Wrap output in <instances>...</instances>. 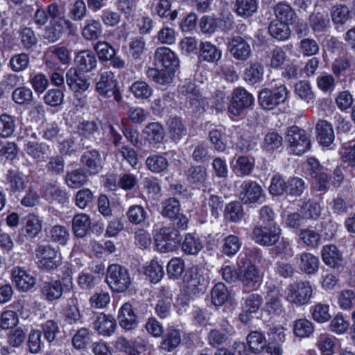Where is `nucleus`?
<instances>
[{
  "mask_svg": "<svg viewBox=\"0 0 355 355\" xmlns=\"http://www.w3.org/2000/svg\"><path fill=\"white\" fill-rule=\"evenodd\" d=\"M106 282L114 292L121 293L128 288L131 279L125 268L112 264L107 270Z\"/></svg>",
  "mask_w": 355,
  "mask_h": 355,
  "instance_id": "f257e3e1",
  "label": "nucleus"
},
{
  "mask_svg": "<svg viewBox=\"0 0 355 355\" xmlns=\"http://www.w3.org/2000/svg\"><path fill=\"white\" fill-rule=\"evenodd\" d=\"M312 294L313 288L309 282H299L287 288L285 299L292 304L301 306L309 302Z\"/></svg>",
  "mask_w": 355,
  "mask_h": 355,
  "instance_id": "f03ea898",
  "label": "nucleus"
},
{
  "mask_svg": "<svg viewBox=\"0 0 355 355\" xmlns=\"http://www.w3.org/2000/svg\"><path fill=\"white\" fill-rule=\"evenodd\" d=\"M72 288V277L68 275L62 279L44 282L41 292L46 300L53 302L61 298L64 293L70 291Z\"/></svg>",
  "mask_w": 355,
  "mask_h": 355,
  "instance_id": "7ed1b4c3",
  "label": "nucleus"
},
{
  "mask_svg": "<svg viewBox=\"0 0 355 355\" xmlns=\"http://www.w3.org/2000/svg\"><path fill=\"white\" fill-rule=\"evenodd\" d=\"M286 139L291 151L297 155L306 153L311 146L310 139L305 130L296 125L288 128Z\"/></svg>",
  "mask_w": 355,
  "mask_h": 355,
  "instance_id": "20e7f679",
  "label": "nucleus"
},
{
  "mask_svg": "<svg viewBox=\"0 0 355 355\" xmlns=\"http://www.w3.org/2000/svg\"><path fill=\"white\" fill-rule=\"evenodd\" d=\"M155 241L160 252H173L178 248L180 241V232L173 227H164L157 232Z\"/></svg>",
  "mask_w": 355,
  "mask_h": 355,
  "instance_id": "39448f33",
  "label": "nucleus"
},
{
  "mask_svg": "<svg viewBox=\"0 0 355 355\" xmlns=\"http://www.w3.org/2000/svg\"><path fill=\"white\" fill-rule=\"evenodd\" d=\"M288 96V92L284 85H275L272 90L265 88L259 92V102L263 109L272 110L279 104L285 102Z\"/></svg>",
  "mask_w": 355,
  "mask_h": 355,
  "instance_id": "423d86ee",
  "label": "nucleus"
},
{
  "mask_svg": "<svg viewBox=\"0 0 355 355\" xmlns=\"http://www.w3.org/2000/svg\"><path fill=\"white\" fill-rule=\"evenodd\" d=\"M116 85V80L113 72L111 71H101L99 80L96 83V90L104 98L114 97L116 102H120L122 97Z\"/></svg>",
  "mask_w": 355,
  "mask_h": 355,
  "instance_id": "0eeeda50",
  "label": "nucleus"
},
{
  "mask_svg": "<svg viewBox=\"0 0 355 355\" xmlns=\"http://www.w3.org/2000/svg\"><path fill=\"white\" fill-rule=\"evenodd\" d=\"M282 234L281 228L273 225L268 227L256 226L252 230V239L258 244L263 246H272L276 244Z\"/></svg>",
  "mask_w": 355,
  "mask_h": 355,
  "instance_id": "6e6552de",
  "label": "nucleus"
},
{
  "mask_svg": "<svg viewBox=\"0 0 355 355\" xmlns=\"http://www.w3.org/2000/svg\"><path fill=\"white\" fill-rule=\"evenodd\" d=\"M40 268L46 270L55 269L61 264L60 254L49 245H39L36 250Z\"/></svg>",
  "mask_w": 355,
  "mask_h": 355,
  "instance_id": "1a4fd4ad",
  "label": "nucleus"
},
{
  "mask_svg": "<svg viewBox=\"0 0 355 355\" xmlns=\"http://www.w3.org/2000/svg\"><path fill=\"white\" fill-rule=\"evenodd\" d=\"M254 97L243 87L235 88L232 93L229 111L235 116L239 115L245 109L252 105Z\"/></svg>",
  "mask_w": 355,
  "mask_h": 355,
  "instance_id": "9d476101",
  "label": "nucleus"
},
{
  "mask_svg": "<svg viewBox=\"0 0 355 355\" xmlns=\"http://www.w3.org/2000/svg\"><path fill=\"white\" fill-rule=\"evenodd\" d=\"M184 283L187 292L189 295H195L203 291L206 279L200 268L192 266L187 271L184 277Z\"/></svg>",
  "mask_w": 355,
  "mask_h": 355,
  "instance_id": "9b49d317",
  "label": "nucleus"
},
{
  "mask_svg": "<svg viewBox=\"0 0 355 355\" xmlns=\"http://www.w3.org/2000/svg\"><path fill=\"white\" fill-rule=\"evenodd\" d=\"M264 197L263 189L257 182L249 180L241 184L239 198L243 203L261 202Z\"/></svg>",
  "mask_w": 355,
  "mask_h": 355,
  "instance_id": "f8f14e48",
  "label": "nucleus"
},
{
  "mask_svg": "<svg viewBox=\"0 0 355 355\" xmlns=\"http://www.w3.org/2000/svg\"><path fill=\"white\" fill-rule=\"evenodd\" d=\"M155 60L164 69L174 74L180 67V60L176 54L168 47L157 48L155 53Z\"/></svg>",
  "mask_w": 355,
  "mask_h": 355,
  "instance_id": "ddd939ff",
  "label": "nucleus"
},
{
  "mask_svg": "<svg viewBox=\"0 0 355 355\" xmlns=\"http://www.w3.org/2000/svg\"><path fill=\"white\" fill-rule=\"evenodd\" d=\"M228 51L236 60L246 61L252 55L250 44L242 37L234 36L228 42Z\"/></svg>",
  "mask_w": 355,
  "mask_h": 355,
  "instance_id": "4468645a",
  "label": "nucleus"
},
{
  "mask_svg": "<svg viewBox=\"0 0 355 355\" xmlns=\"http://www.w3.org/2000/svg\"><path fill=\"white\" fill-rule=\"evenodd\" d=\"M66 82L71 91L80 94L86 92L91 85L89 78L76 68H70L67 71Z\"/></svg>",
  "mask_w": 355,
  "mask_h": 355,
  "instance_id": "2eb2a0df",
  "label": "nucleus"
},
{
  "mask_svg": "<svg viewBox=\"0 0 355 355\" xmlns=\"http://www.w3.org/2000/svg\"><path fill=\"white\" fill-rule=\"evenodd\" d=\"M239 280L245 288L253 289L259 284L261 277L257 267L249 263L242 266L239 264Z\"/></svg>",
  "mask_w": 355,
  "mask_h": 355,
  "instance_id": "dca6fc26",
  "label": "nucleus"
},
{
  "mask_svg": "<svg viewBox=\"0 0 355 355\" xmlns=\"http://www.w3.org/2000/svg\"><path fill=\"white\" fill-rule=\"evenodd\" d=\"M182 94L188 96L190 105L194 107L196 112L205 110L208 105L207 100L201 96L194 83L188 82L184 84L180 89Z\"/></svg>",
  "mask_w": 355,
  "mask_h": 355,
  "instance_id": "f3484780",
  "label": "nucleus"
},
{
  "mask_svg": "<svg viewBox=\"0 0 355 355\" xmlns=\"http://www.w3.org/2000/svg\"><path fill=\"white\" fill-rule=\"evenodd\" d=\"M80 161L89 175L97 174L102 168L101 157L96 150L85 152Z\"/></svg>",
  "mask_w": 355,
  "mask_h": 355,
  "instance_id": "a211bd4d",
  "label": "nucleus"
},
{
  "mask_svg": "<svg viewBox=\"0 0 355 355\" xmlns=\"http://www.w3.org/2000/svg\"><path fill=\"white\" fill-rule=\"evenodd\" d=\"M93 328L100 336H110L116 329V322L112 315L101 313L93 322Z\"/></svg>",
  "mask_w": 355,
  "mask_h": 355,
  "instance_id": "6ab92c4d",
  "label": "nucleus"
},
{
  "mask_svg": "<svg viewBox=\"0 0 355 355\" xmlns=\"http://www.w3.org/2000/svg\"><path fill=\"white\" fill-rule=\"evenodd\" d=\"M118 320L120 326L125 330L135 329L138 324L137 316L129 302L124 303L119 311Z\"/></svg>",
  "mask_w": 355,
  "mask_h": 355,
  "instance_id": "aec40b11",
  "label": "nucleus"
},
{
  "mask_svg": "<svg viewBox=\"0 0 355 355\" xmlns=\"http://www.w3.org/2000/svg\"><path fill=\"white\" fill-rule=\"evenodd\" d=\"M12 276L17 289L24 292L31 290L36 283L35 278L20 267L12 270Z\"/></svg>",
  "mask_w": 355,
  "mask_h": 355,
  "instance_id": "412c9836",
  "label": "nucleus"
},
{
  "mask_svg": "<svg viewBox=\"0 0 355 355\" xmlns=\"http://www.w3.org/2000/svg\"><path fill=\"white\" fill-rule=\"evenodd\" d=\"M142 135L144 140L153 147L160 144L165 136L164 128L155 122L148 123L142 130Z\"/></svg>",
  "mask_w": 355,
  "mask_h": 355,
  "instance_id": "4be33fe9",
  "label": "nucleus"
},
{
  "mask_svg": "<svg viewBox=\"0 0 355 355\" xmlns=\"http://www.w3.org/2000/svg\"><path fill=\"white\" fill-rule=\"evenodd\" d=\"M264 311L271 317L282 316L285 312L281 295L277 291H270L266 297Z\"/></svg>",
  "mask_w": 355,
  "mask_h": 355,
  "instance_id": "5701e85b",
  "label": "nucleus"
},
{
  "mask_svg": "<svg viewBox=\"0 0 355 355\" xmlns=\"http://www.w3.org/2000/svg\"><path fill=\"white\" fill-rule=\"evenodd\" d=\"M263 304L261 295L257 293L249 295L245 300L242 313L239 315V318L243 323H248L249 320V314L256 313Z\"/></svg>",
  "mask_w": 355,
  "mask_h": 355,
  "instance_id": "b1692460",
  "label": "nucleus"
},
{
  "mask_svg": "<svg viewBox=\"0 0 355 355\" xmlns=\"http://www.w3.org/2000/svg\"><path fill=\"white\" fill-rule=\"evenodd\" d=\"M6 183L10 193L21 192L26 186L27 180L19 169H10L6 174Z\"/></svg>",
  "mask_w": 355,
  "mask_h": 355,
  "instance_id": "393cba45",
  "label": "nucleus"
},
{
  "mask_svg": "<svg viewBox=\"0 0 355 355\" xmlns=\"http://www.w3.org/2000/svg\"><path fill=\"white\" fill-rule=\"evenodd\" d=\"M322 258L324 263L331 268L339 267L343 264V254L334 245L323 246Z\"/></svg>",
  "mask_w": 355,
  "mask_h": 355,
  "instance_id": "a878e982",
  "label": "nucleus"
},
{
  "mask_svg": "<svg viewBox=\"0 0 355 355\" xmlns=\"http://www.w3.org/2000/svg\"><path fill=\"white\" fill-rule=\"evenodd\" d=\"M317 140L322 146H329L334 140V132L331 125L325 120H320L315 128Z\"/></svg>",
  "mask_w": 355,
  "mask_h": 355,
  "instance_id": "bb28decb",
  "label": "nucleus"
},
{
  "mask_svg": "<svg viewBox=\"0 0 355 355\" xmlns=\"http://www.w3.org/2000/svg\"><path fill=\"white\" fill-rule=\"evenodd\" d=\"M75 62L80 71L84 72L92 71L97 64L95 54L88 50L79 52L75 58Z\"/></svg>",
  "mask_w": 355,
  "mask_h": 355,
  "instance_id": "cd10ccee",
  "label": "nucleus"
},
{
  "mask_svg": "<svg viewBox=\"0 0 355 355\" xmlns=\"http://www.w3.org/2000/svg\"><path fill=\"white\" fill-rule=\"evenodd\" d=\"M199 47V58L201 60L216 63L220 59L222 55L221 51L211 42H201Z\"/></svg>",
  "mask_w": 355,
  "mask_h": 355,
  "instance_id": "c85d7f7f",
  "label": "nucleus"
},
{
  "mask_svg": "<svg viewBox=\"0 0 355 355\" xmlns=\"http://www.w3.org/2000/svg\"><path fill=\"white\" fill-rule=\"evenodd\" d=\"M91 227V220L86 214H78L72 220V230L73 234L80 238L87 235Z\"/></svg>",
  "mask_w": 355,
  "mask_h": 355,
  "instance_id": "c756f323",
  "label": "nucleus"
},
{
  "mask_svg": "<svg viewBox=\"0 0 355 355\" xmlns=\"http://www.w3.org/2000/svg\"><path fill=\"white\" fill-rule=\"evenodd\" d=\"M315 345L322 355H332L336 347V338L327 333L319 334Z\"/></svg>",
  "mask_w": 355,
  "mask_h": 355,
  "instance_id": "7c9ffc66",
  "label": "nucleus"
},
{
  "mask_svg": "<svg viewBox=\"0 0 355 355\" xmlns=\"http://www.w3.org/2000/svg\"><path fill=\"white\" fill-rule=\"evenodd\" d=\"M274 13L277 18L276 20L281 21L286 24H292L296 18V14L291 6L285 3L280 2L274 6Z\"/></svg>",
  "mask_w": 355,
  "mask_h": 355,
  "instance_id": "2f4dec72",
  "label": "nucleus"
},
{
  "mask_svg": "<svg viewBox=\"0 0 355 355\" xmlns=\"http://www.w3.org/2000/svg\"><path fill=\"white\" fill-rule=\"evenodd\" d=\"M188 181L196 187H205L208 180L207 169L202 166L190 167L187 171Z\"/></svg>",
  "mask_w": 355,
  "mask_h": 355,
  "instance_id": "473e14b6",
  "label": "nucleus"
},
{
  "mask_svg": "<svg viewBox=\"0 0 355 355\" xmlns=\"http://www.w3.org/2000/svg\"><path fill=\"white\" fill-rule=\"evenodd\" d=\"M257 0H235L234 10L239 17L247 18L251 17L257 10Z\"/></svg>",
  "mask_w": 355,
  "mask_h": 355,
  "instance_id": "72a5a7b5",
  "label": "nucleus"
},
{
  "mask_svg": "<svg viewBox=\"0 0 355 355\" xmlns=\"http://www.w3.org/2000/svg\"><path fill=\"white\" fill-rule=\"evenodd\" d=\"M318 258L311 253L303 252L300 254V268L309 275L315 274L319 268Z\"/></svg>",
  "mask_w": 355,
  "mask_h": 355,
  "instance_id": "f704fd0d",
  "label": "nucleus"
},
{
  "mask_svg": "<svg viewBox=\"0 0 355 355\" xmlns=\"http://www.w3.org/2000/svg\"><path fill=\"white\" fill-rule=\"evenodd\" d=\"M24 151L35 159H40L50 151V147L45 143L27 141L24 146Z\"/></svg>",
  "mask_w": 355,
  "mask_h": 355,
  "instance_id": "c9c22d12",
  "label": "nucleus"
},
{
  "mask_svg": "<svg viewBox=\"0 0 355 355\" xmlns=\"http://www.w3.org/2000/svg\"><path fill=\"white\" fill-rule=\"evenodd\" d=\"M268 31L272 37L279 40L288 39L291 34L289 24L278 20L270 24Z\"/></svg>",
  "mask_w": 355,
  "mask_h": 355,
  "instance_id": "e433bc0d",
  "label": "nucleus"
},
{
  "mask_svg": "<svg viewBox=\"0 0 355 355\" xmlns=\"http://www.w3.org/2000/svg\"><path fill=\"white\" fill-rule=\"evenodd\" d=\"M298 236L304 245L311 248L318 247L321 239L319 232L310 227L300 230Z\"/></svg>",
  "mask_w": 355,
  "mask_h": 355,
  "instance_id": "4c0bfd02",
  "label": "nucleus"
},
{
  "mask_svg": "<svg viewBox=\"0 0 355 355\" xmlns=\"http://www.w3.org/2000/svg\"><path fill=\"white\" fill-rule=\"evenodd\" d=\"M26 236L32 239L37 236L42 228V220L35 214H29L25 218Z\"/></svg>",
  "mask_w": 355,
  "mask_h": 355,
  "instance_id": "58836bf2",
  "label": "nucleus"
},
{
  "mask_svg": "<svg viewBox=\"0 0 355 355\" xmlns=\"http://www.w3.org/2000/svg\"><path fill=\"white\" fill-rule=\"evenodd\" d=\"M102 33V26L98 20L87 19L82 31L83 37L87 40H97Z\"/></svg>",
  "mask_w": 355,
  "mask_h": 355,
  "instance_id": "ea45409f",
  "label": "nucleus"
},
{
  "mask_svg": "<svg viewBox=\"0 0 355 355\" xmlns=\"http://www.w3.org/2000/svg\"><path fill=\"white\" fill-rule=\"evenodd\" d=\"M128 46V55L134 60H141L146 51V40L141 36L132 38Z\"/></svg>",
  "mask_w": 355,
  "mask_h": 355,
  "instance_id": "a19ab883",
  "label": "nucleus"
},
{
  "mask_svg": "<svg viewBox=\"0 0 355 355\" xmlns=\"http://www.w3.org/2000/svg\"><path fill=\"white\" fill-rule=\"evenodd\" d=\"M148 78L153 80L161 86H166L171 83L173 73L166 71L164 69L158 70L155 68H149L146 72Z\"/></svg>",
  "mask_w": 355,
  "mask_h": 355,
  "instance_id": "79ce46f5",
  "label": "nucleus"
},
{
  "mask_svg": "<svg viewBox=\"0 0 355 355\" xmlns=\"http://www.w3.org/2000/svg\"><path fill=\"white\" fill-rule=\"evenodd\" d=\"M87 173L82 169H76L67 173L65 181L71 188H80L87 183Z\"/></svg>",
  "mask_w": 355,
  "mask_h": 355,
  "instance_id": "37998d69",
  "label": "nucleus"
},
{
  "mask_svg": "<svg viewBox=\"0 0 355 355\" xmlns=\"http://www.w3.org/2000/svg\"><path fill=\"white\" fill-rule=\"evenodd\" d=\"M202 248L203 245L199 237L191 234H187L182 243V250L188 254H197Z\"/></svg>",
  "mask_w": 355,
  "mask_h": 355,
  "instance_id": "c03bdc74",
  "label": "nucleus"
},
{
  "mask_svg": "<svg viewBox=\"0 0 355 355\" xmlns=\"http://www.w3.org/2000/svg\"><path fill=\"white\" fill-rule=\"evenodd\" d=\"M282 144V137L278 132L272 131L265 135L261 147L267 152L271 153L279 148Z\"/></svg>",
  "mask_w": 355,
  "mask_h": 355,
  "instance_id": "a18cd8bd",
  "label": "nucleus"
},
{
  "mask_svg": "<svg viewBox=\"0 0 355 355\" xmlns=\"http://www.w3.org/2000/svg\"><path fill=\"white\" fill-rule=\"evenodd\" d=\"M224 215L231 222H239L244 216L243 205L238 201L230 202L225 208Z\"/></svg>",
  "mask_w": 355,
  "mask_h": 355,
  "instance_id": "49530a36",
  "label": "nucleus"
},
{
  "mask_svg": "<svg viewBox=\"0 0 355 355\" xmlns=\"http://www.w3.org/2000/svg\"><path fill=\"white\" fill-rule=\"evenodd\" d=\"M309 24L315 32H322L329 26L328 15L325 12H313L309 17Z\"/></svg>",
  "mask_w": 355,
  "mask_h": 355,
  "instance_id": "de8ad7c7",
  "label": "nucleus"
},
{
  "mask_svg": "<svg viewBox=\"0 0 355 355\" xmlns=\"http://www.w3.org/2000/svg\"><path fill=\"white\" fill-rule=\"evenodd\" d=\"M242 243L236 235H229L223 241L222 252L228 257L235 255L241 247Z\"/></svg>",
  "mask_w": 355,
  "mask_h": 355,
  "instance_id": "09e8293b",
  "label": "nucleus"
},
{
  "mask_svg": "<svg viewBox=\"0 0 355 355\" xmlns=\"http://www.w3.org/2000/svg\"><path fill=\"white\" fill-rule=\"evenodd\" d=\"M314 331L313 323L307 319H298L293 324V333L299 338L309 337Z\"/></svg>",
  "mask_w": 355,
  "mask_h": 355,
  "instance_id": "8fccbe9b",
  "label": "nucleus"
},
{
  "mask_svg": "<svg viewBox=\"0 0 355 355\" xmlns=\"http://www.w3.org/2000/svg\"><path fill=\"white\" fill-rule=\"evenodd\" d=\"M181 336L178 330H170L164 336L161 343V348L166 352H171L180 343Z\"/></svg>",
  "mask_w": 355,
  "mask_h": 355,
  "instance_id": "3c124183",
  "label": "nucleus"
},
{
  "mask_svg": "<svg viewBox=\"0 0 355 355\" xmlns=\"http://www.w3.org/2000/svg\"><path fill=\"white\" fill-rule=\"evenodd\" d=\"M130 89L134 96L138 99H148L153 92V88L144 81L135 82Z\"/></svg>",
  "mask_w": 355,
  "mask_h": 355,
  "instance_id": "603ef678",
  "label": "nucleus"
},
{
  "mask_svg": "<svg viewBox=\"0 0 355 355\" xmlns=\"http://www.w3.org/2000/svg\"><path fill=\"white\" fill-rule=\"evenodd\" d=\"M263 66L258 62L250 64L245 69V80L250 84L254 85L261 81L263 75Z\"/></svg>",
  "mask_w": 355,
  "mask_h": 355,
  "instance_id": "864d4df0",
  "label": "nucleus"
},
{
  "mask_svg": "<svg viewBox=\"0 0 355 355\" xmlns=\"http://www.w3.org/2000/svg\"><path fill=\"white\" fill-rule=\"evenodd\" d=\"M180 211V202L175 198H170L162 202V215L173 220L177 218Z\"/></svg>",
  "mask_w": 355,
  "mask_h": 355,
  "instance_id": "5fc2aeb1",
  "label": "nucleus"
},
{
  "mask_svg": "<svg viewBox=\"0 0 355 355\" xmlns=\"http://www.w3.org/2000/svg\"><path fill=\"white\" fill-rule=\"evenodd\" d=\"M12 99L19 105H29L33 100V94L27 87H19L12 92Z\"/></svg>",
  "mask_w": 355,
  "mask_h": 355,
  "instance_id": "6e6d98bb",
  "label": "nucleus"
},
{
  "mask_svg": "<svg viewBox=\"0 0 355 355\" xmlns=\"http://www.w3.org/2000/svg\"><path fill=\"white\" fill-rule=\"evenodd\" d=\"M128 220L135 225L144 223L148 218L146 210L141 205L130 206L126 213Z\"/></svg>",
  "mask_w": 355,
  "mask_h": 355,
  "instance_id": "4d7b16f0",
  "label": "nucleus"
},
{
  "mask_svg": "<svg viewBox=\"0 0 355 355\" xmlns=\"http://www.w3.org/2000/svg\"><path fill=\"white\" fill-rule=\"evenodd\" d=\"M225 333L221 332L218 329H212L208 335V343L212 347H217L224 344L228 339L229 336L232 333L233 328L228 326L225 329Z\"/></svg>",
  "mask_w": 355,
  "mask_h": 355,
  "instance_id": "13d9d810",
  "label": "nucleus"
},
{
  "mask_svg": "<svg viewBox=\"0 0 355 355\" xmlns=\"http://www.w3.org/2000/svg\"><path fill=\"white\" fill-rule=\"evenodd\" d=\"M145 275L153 283H157L164 277V271L163 266L156 260H152L145 268Z\"/></svg>",
  "mask_w": 355,
  "mask_h": 355,
  "instance_id": "bf43d9fd",
  "label": "nucleus"
},
{
  "mask_svg": "<svg viewBox=\"0 0 355 355\" xmlns=\"http://www.w3.org/2000/svg\"><path fill=\"white\" fill-rule=\"evenodd\" d=\"M331 16L334 24L343 25L350 19V10L345 5H336L332 7Z\"/></svg>",
  "mask_w": 355,
  "mask_h": 355,
  "instance_id": "052dcab7",
  "label": "nucleus"
},
{
  "mask_svg": "<svg viewBox=\"0 0 355 355\" xmlns=\"http://www.w3.org/2000/svg\"><path fill=\"white\" fill-rule=\"evenodd\" d=\"M313 319L319 323H324L331 318L329 306L328 304L318 303L311 307Z\"/></svg>",
  "mask_w": 355,
  "mask_h": 355,
  "instance_id": "680f3d73",
  "label": "nucleus"
},
{
  "mask_svg": "<svg viewBox=\"0 0 355 355\" xmlns=\"http://www.w3.org/2000/svg\"><path fill=\"white\" fill-rule=\"evenodd\" d=\"M146 164L148 168L153 173L164 171L168 166L167 159L159 155H153L147 157Z\"/></svg>",
  "mask_w": 355,
  "mask_h": 355,
  "instance_id": "e2e57ef3",
  "label": "nucleus"
},
{
  "mask_svg": "<svg viewBox=\"0 0 355 355\" xmlns=\"http://www.w3.org/2000/svg\"><path fill=\"white\" fill-rule=\"evenodd\" d=\"M168 124L169 133L173 141H178L187 135V129L180 119L173 118Z\"/></svg>",
  "mask_w": 355,
  "mask_h": 355,
  "instance_id": "0e129e2a",
  "label": "nucleus"
},
{
  "mask_svg": "<svg viewBox=\"0 0 355 355\" xmlns=\"http://www.w3.org/2000/svg\"><path fill=\"white\" fill-rule=\"evenodd\" d=\"M248 345L254 353H259L266 346V340L263 335L258 331H252L248 336Z\"/></svg>",
  "mask_w": 355,
  "mask_h": 355,
  "instance_id": "69168bd1",
  "label": "nucleus"
},
{
  "mask_svg": "<svg viewBox=\"0 0 355 355\" xmlns=\"http://www.w3.org/2000/svg\"><path fill=\"white\" fill-rule=\"evenodd\" d=\"M211 302L215 306L223 304L228 298L227 287L223 283L216 284L211 290Z\"/></svg>",
  "mask_w": 355,
  "mask_h": 355,
  "instance_id": "338daca9",
  "label": "nucleus"
},
{
  "mask_svg": "<svg viewBox=\"0 0 355 355\" xmlns=\"http://www.w3.org/2000/svg\"><path fill=\"white\" fill-rule=\"evenodd\" d=\"M286 186V193L293 196H300L306 189L304 180L298 177L289 178Z\"/></svg>",
  "mask_w": 355,
  "mask_h": 355,
  "instance_id": "774afa93",
  "label": "nucleus"
}]
</instances>
